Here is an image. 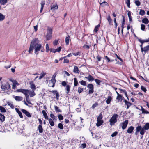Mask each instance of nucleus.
I'll use <instances>...</instances> for the list:
<instances>
[{
	"instance_id": "nucleus-30",
	"label": "nucleus",
	"mask_w": 149,
	"mask_h": 149,
	"mask_svg": "<svg viewBox=\"0 0 149 149\" xmlns=\"http://www.w3.org/2000/svg\"><path fill=\"white\" fill-rule=\"evenodd\" d=\"M49 123L51 126H53L54 125V123L53 121L50 118L48 119Z\"/></svg>"
},
{
	"instance_id": "nucleus-34",
	"label": "nucleus",
	"mask_w": 149,
	"mask_h": 149,
	"mask_svg": "<svg viewBox=\"0 0 149 149\" xmlns=\"http://www.w3.org/2000/svg\"><path fill=\"white\" fill-rule=\"evenodd\" d=\"M52 37V34L47 33L46 38V40H49Z\"/></svg>"
},
{
	"instance_id": "nucleus-33",
	"label": "nucleus",
	"mask_w": 149,
	"mask_h": 149,
	"mask_svg": "<svg viewBox=\"0 0 149 149\" xmlns=\"http://www.w3.org/2000/svg\"><path fill=\"white\" fill-rule=\"evenodd\" d=\"M74 85L75 86H77L78 84V81L77 79L75 77L74 78Z\"/></svg>"
},
{
	"instance_id": "nucleus-20",
	"label": "nucleus",
	"mask_w": 149,
	"mask_h": 149,
	"mask_svg": "<svg viewBox=\"0 0 149 149\" xmlns=\"http://www.w3.org/2000/svg\"><path fill=\"white\" fill-rule=\"evenodd\" d=\"M31 97H33L35 95V93L33 91H29V93Z\"/></svg>"
},
{
	"instance_id": "nucleus-58",
	"label": "nucleus",
	"mask_w": 149,
	"mask_h": 149,
	"mask_svg": "<svg viewBox=\"0 0 149 149\" xmlns=\"http://www.w3.org/2000/svg\"><path fill=\"white\" fill-rule=\"evenodd\" d=\"M46 52H48L49 48V47L48 45L47 44L46 45Z\"/></svg>"
},
{
	"instance_id": "nucleus-51",
	"label": "nucleus",
	"mask_w": 149,
	"mask_h": 149,
	"mask_svg": "<svg viewBox=\"0 0 149 149\" xmlns=\"http://www.w3.org/2000/svg\"><path fill=\"white\" fill-rule=\"evenodd\" d=\"M141 29L142 30L145 31V26L144 24H141Z\"/></svg>"
},
{
	"instance_id": "nucleus-14",
	"label": "nucleus",
	"mask_w": 149,
	"mask_h": 149,
	"mask_svg": "<svg viewBox=\"0 0 149 149\" xmlns=\"http://www.w3.org/2000/svg\"><path fill=\"white\" fill-rule=\"evenodd\" d=\"M134 129V127L133 126H130L127 130V132L128 133L130 134L133 132Z\"/></svg>"
},
{
	"instance_id": "nucleus-55",
	"label": "nucleus",
	"mask_w": 149,
	"mask_h": 149,
	"mask_svg": "<svg viewBox=\"0 0 149 149\" xmlns=\"http://www.w3.org/2000/svg\"><path fill=\"white\" fill-rule=\"evenodd\" d=\"M135 4L137 6H139L141 4L139 0H136L135 2Z\"/></svg>"
},
{
	"instance_id": "nucleus-26",
	"label": "nucleus",
	"mask_w": 149,
	"mask_h": 149,
	"mask_svg": "<svg viewBox=\"0 0 149 149\" xmlns=\"http://www.w3.org/2000/svg\"><path fill=\"white\" fill-rule=\"evenodd\" d=\"M107 19L108 21L109 24L110 25H112V20L111 18L109 15L108 16V17L107 18Z\"/></svg>"
},
{
	"instance_id": "nucleus-46",
	"label": "nucleus",
	"mask_w": 149,
	"mask_h": 149,
	"mask_svg": "<svg viewBox=\"0 0 149 149\" xmlns=\"http://www.w3.org/2000/svg\"><path fill=\"white\" fill-rule=\"evenodd\" d=\"M117 99L119 101H121L122 100V97L121 95L118 96L117 97Z\"/></svg>"
},
{
	"instance_id": "nucleus-31",
	"label": "nucleus",
	"mask_w": 149,
	"mask_h": 149,
	"mask_svg": "<svg viewBox=\"0 0 149 149\" xmlns=\"http://www.w3.org/2000/svg\"><path fill=\"white\" fill-rule=\"evenodd\" d=\"M0 110L2 113H5L6 111L5 108L2 106H0Z\"/></svg>"
},
{
	"instance_id": "nucleus-41",
	"label": "nucleus",
	"mask_w": 149,
	"mask_h": 149,
	"mask_svg": "<svg viewBox=\"0 0 149 149\" xmlns=\"http://www.w3.org/2000/svg\"><path fill=\"white\" fill-rule=\"evenodd\" d=\"M58 127L60 129H63V124L61 123H59L58 124Z\"/></svg>"
},
{
	"instance_id": "nucleus-23",
	"label": "nucleus",
	"mask_w": 149,
	"mask_h": 149,
	"mask_svg": "<svg viewBox=\"0 0 149 149\" xmlns=\"http://www.w3.org/2000/svg\"><path fill=\"white\" fill-rule=\"evenodd\" d=\"M15 99L17 101H21L22 100V97L21 96H15Z\"/></svg>"
},
{
	"instance_id": "nucleus-49",
	"label": "nucleus",
	"mask_w": 149,
	"mask_h": 149,
	"mask_svg": "<svg viewBox=\"0 0 149 149\" xmlns=\"http://www.w3.org/2000/svg\"><path fill=\"white\" fill-rule=\"evenodd\" d=\"M80 84L83 86L86 85V82L82 80L80 82Z\"/></svg>"
},
{
	"instance_id": "nucleus-54",
	"label": "nucleus",
	"mask_w": 149,
	"mask_h": 149,
	"mask_svg": "<svg viewBox=\"0 0 149 149\" xmlns=\"http://www.w3.org/2000/svg\"><path fill=\"white\" fill-rule=\"evenodd\" d=\"M58 117L60 120H62L63 119V117L61 114L59 115Z\"/></svg>"
},
{
	"instance_id": "nucleus-17",
	"label": "nucleus",
	"mask_w": 149,
	"mask_h": 149,
	"mask_svg": "<svg viewBox=\"0 0 149 149\" xmlns=\"http://www.w3.org/2000/svg\"><path fill=\"white\" fill-rule=\"evenodd\" d=\"M124 102L125 104L127 106V109H128L129 107L132 104L131 103L127 101L126 100H125Z\"/></svg>"
},
{
	"instance_id": "nucleus-13",
	"label": "nucleus",
	"mask_w": 149,
	"mask_h": 149,
	"mask_svg": "<svg viewBox=\"0 0 149 149\" xmlns=\"http://www.w3.org/2000/svg\"><path fill=\"white\" fill-rule=\"evenodd\" d=\"M58 6L57 4H52L51 6V10H55L58 9Z\"/></svg>"
},
{
	"instance_id": "nucleus-24",
	"label": "nucleus",
	"mask_w": 149,
	"mask_h": 149,
	"mask_svg": "<svg viewBox=\"0 0 149 149\" xmlns=\"http://www.w3.org/2000/svg\"><path fill=\"white\" fill-rule=\"evenodd\" d=\"M149 50V45L144 47H143V50L142 51V52H146Z\"/></svg>"
},
{
	"instance_id": "nucleus-36",
	"label": "nucleus",
	"mask_w": 149,
	"mask_h": 149,
	"mask_svg": "<svg viewBox=\"0 0 149 149\" xmlns=\"http://www.w3.org/2000/svg\"><path fill=\"white\" fill-rule=\"evenodd\" d=\"M54 108L55 111L58 112H61L62 111L59 109V108L56 106H54Z\"/></svg>"
},
{
	"instance_id": "nucleus-1",
	"label": "nucleus",
	"mask_w": 149,
	"mask_h": 149,
	"mask_svg": "<svg viewBox=\"0 0 149 149\" xmlns=\"http://www.w3.org/2000/svg\"><path fill=\"white\" fill-rule=\"evenodd\" d=\"M42 48V45L39 44V41L38 39L35 38L33 39L31 42L29 49V53H31L34 49H35V53L37 55L38 54V52Z\"/></svg>"
},
{
	"instance_id": "nucleus-42",
	"label": "nucleus",
	"mask_w": 149,
	"mask_h": 149,
	"mask_svg": "<svg viewBox=\"0 0 149 149\" xmlns=\"http://www.w3.org/2000/svg\"><path fill=\"white\" fill-rule=\"evenodd\" d=\"M125 3L126 4L127 7L129 8H130V0H126Z\"/></svg>"
},
{
	"instance_id": "nucleus-21",
	"label": "nucleus",
	"mask_w": 149,
	"mask_h": 149,
	"mask_svg": "<svg viewBox=\"0 0 149 149\" xmlns=\"http://www.w3.org/2000/svg\"><path fill=\"white\" fill-rule=\"evenodd\" d=\"M38 130L40 133H42L43 132V128L41 125H39L38 127Z\"/></svg>"
},
{
	"instance_id": "nucleus-39",
	"label": "nucleus",
	"mask_w": 149,
	"mask_h": 149,
	"mask_svg": "<svg viewBox=\"0 0 149 149\" xmlns=\"http://www.w3.org/2000/svg\"><path fill=\"white\" fill-rule=\"evenodd\" d=\"M50 116L53 120H56L57 118L55 116L54 114L52 113L50 114Z\"/></svg>"
},
{
	"instance_id": "nucleus-10",
	"label": "nucleus",
	"mask_w": 149,
	"mask_h": 149,
	"mask_svg": "<svg viewBox=\"0 0 149 149\" xmlns=\"http://www.w3.org/2000/svg\"><path fill=\"white\" fill-rule=\"evenodd\" d=\"M85 77V78L88 79L89 81H92L94 80V79L92 75L90 74L88 76Z\"/></svg>"
},
{
	"instance_id": "nucleus-27",
	"label": "nucleus",
	"mask_w": 149,
	"mask_h": 149,
	"mask_svg": "<svg viewBox=\"0 0 149 149\" xmlns=\"http://www.w3.org/2000/svg\"><path fill=\"white\" fill-rule=\"evenodd\" d=\"M97 121V122L96 123V125L97 127H99L101 126L103 123V120Z\"/></svg>"
},
{
	"instance_id": "nucleus-12",
	"label": "nucleus",
	"mask_w": 149,
	"mask_h": 149,
	"mask_svg": "<svg viewBox=\"0 0 149 149\" xmlns=\"http://www.w3.org/2000/svg\"><path fill=\"white\" fill-rule=\"evenodd\" d=\"M71 86L69 85H67L66 86V88L65 89V90L66 91V93L67 94H68L70 91V88Z\"/></svg>"
},
{
	"instance_id": "nucleus-29",
	"label": "nucleus",
	"mask_w": 149,
	"mask_h": 149,
	"mask_svg": "<svg viewBox=\"0 0 149 149\" xmlns=\"http://www.w3.org/2000/svg\"><path fill=\"white\" fill-rule=\"evenodd\" d=\"M102 115L101 113H100L99 114V116H98L97 118V121L103 120H102Z\"/></svg>"
},
{
	"instance_id": "nucleus-56",
	"label": "nucleus",
	"mask_w": 149,
	"mask_h": 149,
	"mask_svg": "<svg viewBox=\"0 0 149 149\" xmlns=\"http://www.w3.org/2000/svg\"><path fill=\"white\" fill-rule=\"evenodd\" d=\"M98 105V104L96 102L91 107L93 109H94L96 107H97Z\"/></svg>"
},
{
	"instance_id": "nucleus-5",
	"label": "nucleus",
	"mask_w": 149,
	"mask_h": 149,
	"mask_svg": "<svg viewBox=\"0 0 149 149\" xmlns=\"http://www.w3.org/2000/svg\"><path fill=\"white\" fill-rule=\"evenodd\" d=\"M149 129V123H146L145 125L142 127V130L140 132V134L141 135H143L144 134L146 131V130H148Z\"/></svg>"
},
{
	"instance_id": "nucleus-2",
	"label": "nucleus",
	"mask_w": 149,
	"mask_h": 149,
	"mask_svg": "<svg viewBox=\"0 0 149 149\" xmlns=\"http://www.w3.org/2000/svg\"><path fill=\"white\" fill-rule=\"evenodd\" d=\"M16 91L18 92H21L25 95L26 98V100L29 99V95L28 94L29 93V90L28 89H17Z\"/></svg>"
},
{
	"instance_id": "nucleus-7",
	"label": "nucleus",
	"mask_w": 149,
	"mask_h": 149,
	"mask_svg": "<svg viewBox=\"0 0 149 149\" xmlns=\"http://www.w3.org/2000/svg\"><path fill=\"white\" fill-rule=\"evenodd\" d=\"M87 87L88 88L90 89L89 91V94L92 93L94 91L93 85L92 84H89L87 85Z\"/></svg>"
},
{
	"instance_id": "nucleus-19",
	"label": "nucleus",
	"mask_w": 149,
	"mask_h": 149,
	"mask_svg": "<svg viewBox=\"0 0 149 149\" xmlns=\"http://www.w3.org/2000/svg\"><path fill=\"white\" fill-rule=\"evenodd\" d=\"M142 21L143 23H144L145 24H147L149 23V21L148 20V19L146 17H145L143 18L142 19Z\"/></svg>"
},
{
	"instance_id": "nucleus-59",
	"label": "nucleus",
	"mask_w": 149,
	"mask_h": 149,
	"mask_svg": "<svg viewBox=\"0 0 149 149\" xmlns=\"http://www.w3.org/2000/svg\"><path fill=\"white\" fill-rule=\"evenodd\" d=\"M141 90L143 91L144 92H146V88L144 87L143 86H141Z\"/></svg>"
},
{
	"instance_id": "nucleus-37",
	"label": "nucleus",
	"mask_w": 149,
	"mask_h": 149,
	"mask_svg": "<svg viewBox=\"0 0 149 149\" xmlns=\"http://www.w3.org/2000/svg\"><path fill=\"white\" fill-rule=\"evenodd\" d=\"M7 2V0H0V3L1 5H4Z\"/></svg>"
},
{
	"instance_id": "nucleus-63",
	"label": "nucleus",
	"mask_w": 149,
	"mask_h": 149,
	"mask_svg": "<svg viewBox=\"0 0 149 149\" xmlns=\"http://www.w3.org/2000/svg\"><path fill=\"white\" fill-rule=\"evenodd\" d=\"M86 146V143H83L81 145V148H85Z\"/></svg>"
},
{
	"instance_id": "nucleus-44",
	"label": "nucleus",
	"mask_w": 149,
	"mask_h": 149,
	"mask_svg": "<svg viewBox=\"0 0 149 149\" xmlns=\"http://www.w3.org/2000/svg\"><path fill=\"white\" fill-rule=\"evenodd\" d=\"M100 25H98L95 26L94 29V31L96 32H97L99 30V28L100 27Z\"/></svg>"
},
{
	"instance_id": "nucleus-32",
	"label": "nucleus",
	"mask_w": 149,
	"mask_h": 149,
	"mask_svg": "<svg viewBox=\"0 0 149 149\" xmlns=\"http://www.w3.org/2000/svg\"><path fill=\"white\" fill-rule=\"evenodd\" d=\"M100 4L102 7H104L106 6H108V3L104 1L102 3H100Z\"/></svg>"
},
{
	"instance_id": "nucleus-52",
	"label": "nucleus",
	"mask_w": 149,
	"mask_h": 149,
	"mask_svg": "<svg viewBox=\"0 0 149 149\" xmlns=\"http://www.w3.org/2000/svg\"><path fill=\"white\" fill-rule=\"evenodd\" d=\"M46 74V73H41L40 74L41 76H40L39 77V79H40L42 78L45 76V75Z\"/></svg>"
},
{
	"instance_id": "nucleus-8",
	"label": "nucleus",
	"mask_w": 149,
	"mask_h": 149,
	"mask_svg": "<svg viewBox=\"0 0 149 149\" xmlns=\"http://www.w3.org/2000/svg\"><path fill=\"white\" fill-rule=\"evenodd\" d=\"M56 82V80L55 79L52 78L50 80V84H49V86L50 87H54Z\"/></svg>"
},
{
	"instance_id": "nucleus-6",
	"label": "nucleus",
	"mask_w": 149,
	"mask_h": 149,
	"mask_svg": "<svg viewBox=\"0 0 149 149\" xmlns=\"http://www.w3.org/2000/svg\"><path fill=\"white\" fill-rule=\"evenodd\" d=\"M128 120H126L123 123H120V126L122 127V129L123 130H124L126 128L128 125Z\"/></svg>"
},
{
	"instance_id": "nucleus-18",
	"label": "nucleus",
	"mask_w": 149,
	"mask_h": 149,
	"mask_svg": "<svg viewBox=\"0 0 149 149\" xmlns=\"http://www.w3.org/2000/svg\"><path fill=\"white\" fill-rule=\"evenodd\" d=\"M112 98L111 96H108L107 99L106 100V103L107 104H109L110 103L111 100H112Z\"/></svg>"
},
{
	"instance_id": "nucleus-64",
	"label": "nucleus",
	"mask_w": 149,
	"mask_h": 149,
	"mask_svg": "<svg viewBox=\"0 0 149 149\" xmlns=\"http://www.w3.org/2000/svg\"><path fill=\"white\" fill-rule=\"evenodd\" d=\"M50 51L51 52L54 53H55L56 52V49L53 48H51L50 49Z\"/></svg>"
},
{
	"instance_id": "nucleus-62",
	"label": "nucleus",
	"mask_w": 149,
	"mask_h": 149,
	"mask_svg": "<svg viewBox=\"0 0 149 149\" xmlns=\"http://www.w3.org/2000/svg\"><path fill=\"white\" fill-rule=\"evenodd\" d=\"M97 58L98 61H101V57L99 55H98L97 57Z\"/></svg>"
},
{
	"instance_id": "nucleus-45",
	"label": "nucleus",
	"mask_w": 149,
	"mask_h": 149,
	"mask_svg": "<svg viewBox=\"0 0 149 149\" xmlns=\"http://www.w3.org/2000/svg\"><path fill=\"white\" fill-rule=\"evenodd\" d=\"M145 12L142 9H141L140 10V11L139 12L140 15H143L145 14Z\"/></svg>"
},
{
	"instance_id": "nucleus-4",
	"label": "nucleus",
	"mask_w": 149,
	"mask_h": 149,
	"mask_svg": "<svg viewBox=\"0 0 149 149\" xmlns=\"http://www.w3.org/2000/svg\"><path fill=\"white\" fill-rule=\"evenodd\" d=\"M1 89L3 91H7L10 89V86L9 84L6 83V84H2Z\"/></svg>"
},
{
	"instance_id": "nucleus-48",
	"label": "nucleus",
	"mask_w": 149,
	"mask_h": 149,
	"mask_svg": "<svg viewBox=\"0 0 149 149\" xmlns=\"http://www.w3.org/2000/svg\"><path fill=\"white\" fill-rule=\"evenodd\" d=\"M125 17L124 16H123V21L122 22V25H121L122 27H124V25L125 24Z\"/></svg>"
},
{
	"instance_id": "nucleus-25",
	"label": "nucleus",
	"mask_w": 149,
	"mask_h": 149,
	"mask_svg": "<svg viewBox=\"0 0 149 149\" xmlns=\"http://www.w3.org/2000/svg\"><path fill=\"white\" fill-rule=\"evenodd\" d=\"M5 117L2 114H0V120L2 122H3L5 120Z\"/></svg>"
},
{
	"instance_id": "nucleus-60",
	"label": "nucleus",
	"mask_w": 149,
	"mask_h": 149,
	"mask_svg": "<svg viewBox=\"0 0 149 149\" xmlns=\"http://www.w3.org/2000/svg\"><path fill=\"white\" fill-rule=\"evenodd\" d=\"M83 47L85 48L86 49H89L90 48V46L89 45H84L83 46Z\"/></svg>"
},
{
	"instance_id": "nucleus-3",
	"label": "nucleus",
	"mask_w": 149,
	"mask_h": 149,
	"mask_svg": "<svg viewBox=\"0 0 149 149\" xmlns=\"http://www.w3.org/2000/svg\"><path fill=\"white\" fill-rule=\"evenodd\" d=\"M118 115L116 114H114L111 117L109 120L110 124L111 125H113L117 122V119Z\"/></svg>"
},
{
	"instance_id": "nucleus-35",
	"label": "nucleus",
	"mask_w": 149,
	"mask_h": 149,
	"mask_svg": "<svg viewBox=\"0 0 149 149\" xmlns=\"http://www.w3.org/2000/svg\"><path fill=\"white\" fill-rule=\"evenodd\" d=\"M138 40L139 41L141 42V44H143V43L145 42H149L148 39L147 40H141V39H139Z\"/></svg>"
},
{
	"instance_id": "nucleus-28",
	"label": "nucleus",
	"mask_w": 149,
	"mask_h": 149,
	"mask_svg": "<svg viewBox=\"0 0 149 149\" xmlns=\"http://www.w3.org/2000/svg\"><path fill=\"white\" fill-rule=\"evenodd\" d=\"M142 127L140 126H138L137 127H136V130L137 131V132H139L141 131L142 130Z\"/></svg>"
},
{
	"instance_id": "nucleus-9",
	"label": "nucleus",
	"mask_w": 149,
	"mask_h": 149,
	"mask_svg": "<svg viewBox=\"0 0 149 149\" xmlns=\"http://www.w3.org/2000/svg\"><path fill=\"white\" fill-rule=\"evenodd\" d=\"M22 112L25 114L28 117H30L31 116V115L30 114V113L27 111L26 110L22 109L21 110Z\"/></svg>"
},
{
	"instance_id": "nucleus-47",
	"label": "nucleus",
	"mask_w": 149,
	"mask_h": 149,
	"mask_svg": "<svg viewBox=\"0 0 149 149\" xmlns=\"http://www.w3.org/2000/svg\"><path fill=\"white\" fill-rule=\"evenodd\" d=\"M83 90L84 89L83 88L79 87L78 88V91L79 93H80L82 92Z\"/></svg>"
},
{
	"instance_id": "nucleus-38",
	"label": "nucleus",
	"mask_w": 149,
	"mask_h": 149,
	"mask_svg": "<svg viewBox=\"0 0 149 149\" xmlns=\"http://www.w3.org/2000/svg\"><path fill=\"white\" fill-rule=\"evenodd\" d=\"M5 18V16L1 13H0V21L3 20Z\"/></svg>"
},
{
	"instance_id": "nucleus-61",
	"label": "nucleus",
	"mask_w": 149,
	"mask_h": 149,
	"mask_svg": "<svg viewBox=\"0 0 149 149\" xmlns=\"http://www.w3.org/2000/svg\"><path fill=\"white\" fill-rule=\"evenodd\" d=\"M58 40H56L54 41L53 42V45H56L58 44Z\"/></svg>"
},
{
	"instance_id": "nucleus-50",
	"label": "nucleus",
	"mask_w": 149,
	"mask_h": 149,
	"mask_svg": "<svg viewBox=\"0 0 149 149\" xmlns=\"http://www.w3.org/2000/svg\"><path fill=\"white\" fill-rule=\"evenodd\" d=\"M45 4V1H42L41 2V8H43L44 5Z\"/></svg>"
},
{
	"instance_id": "nucleus-40",
	"label": "nucleus",
	"mask_w": 149,
	"mask_h": 149,
	"mask_svg": "<svg viewBox=\"0 0 149 149\" xmlns=\"http://www.w3.org/2000/svg\"><path fill=\"white\" fill-rule=\"evenodd\" d=\"M52 29L50 27H48L47 29V33L48 34H52Z\"/></svg>"
},
{
	"instance_id": "nucleus-43",
	"label": "nucleus",
	"mask_w": 149,
	"mask_h": 149,
	"mask_svg": "<svg viewBox=\"0 0 149 149\" xmlns=\"http://www.w3.org/2000/svg\"><path fill=\"white\" fill-rule=\"evenodd\" d=\"M7 104L8 106H10L11 108L13 109L14 108V105L12 104V103L10 102H8Z\"/></svg>"
},
{
	"instance_id": "nucleus-11",
	"label": "nucleus",
	"mask_w": 149,
	"mask_h": 149,
	"mask_svg": "<svg viewBox=\"0 0 149 149\" xmlns=\"http://www.w3.org/2000/svg\"><path fill=\"white\" fill-rule=\"evenodd\" d=\"M73 72L75 73L79 74L80 73V71L77 66H74V67Z\"/></svg>"
},
{
	"instance_id": "nucleus-57",
	"label": "nucleus",
	"mask_w": 149,
	"mask_h": 149,
	"mask_svg": "<svg viewBox=\"0 0 149 149\" xmlns=\"http://www.w3.org/2000/svg\"><path fill=\"white\" fill-rule=\"evenodd\" d=\"M118 134V132L116 131L114 133H113L112 135H111V136L112 137H113L115 136L116 135H117Z\"/></svg>"
},
{
	"instance_id": "nucleus-15",
	"label": "nucleus",
	"mask_w": 149,
	"mask_h": 149,
	"mask_svg": "<svg viewBox=\"0 0 149 149\" xmlns=\"http://www.w3.org/2000/svg\"><path fill=\"white\" fill-rule=\"evenodd\" d=\"M29 84L30 85L31 88L33 90H35L36 89V86L33 81L30 82L29 83Z\"/></svg>"
},
{
	"instance_id": "nucleus-22",
	"label": "nucleus",
	"mask_w": 149,
	"mask_h": 149,
	"mask_svg": "<svg viewBox=\"0 0 149 149\" xmlns=\"http://www.w3.org/2000/svg\"><path fill=\"white\" fill-rule=\"evenodd\" d=\"M70 38V36L68 35L65 38V43L66 45H68L69 44Z\"/></svg>"
},
{
	"instance_id": "nucleus-16",
	"label": "nucleus",
	"mask_w": 149,
	"mask_h": 149,
	"mask_svg": "<svg viewBox=\"0 0 149 149\" xmlns=\"http://www.w3.org/2000/svg\"><path fill=\"white\" fill-rule=\"evenodd\" d=\"M16 112L18 113L20 118H22L23 117L21 112L17 108H15Z\"/></svg>"
},
{
	"instance_id": "nucleus-53",
	"label": "nucleus",
	"mask_w": 149,
	"mask_h": 149,
	"mask_svg": "<svg viewBox=\"0 0 149 149\" xmlns=\"http://www.w3.org/2000/svg\"><path fill=\"white\" fill-rule=\"evenodd\" d=\"M94 80L95 81L96 84H97L98 85H100V84L101 82L100 80L97 79H94Z\"/></svg>"
}]
</instances>
